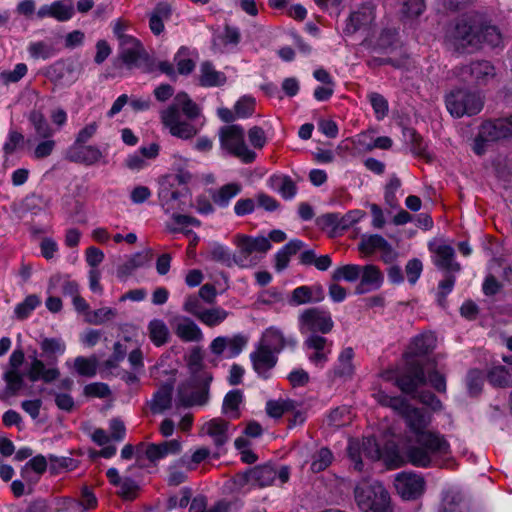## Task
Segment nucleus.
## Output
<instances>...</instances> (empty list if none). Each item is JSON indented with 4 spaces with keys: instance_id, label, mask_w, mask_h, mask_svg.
<instances>
[{
    "instance_id": "1",
    "label": "nucleus",
    "mask_w": 512,
    "mask_h": 512,
    "mask_svg": "<svg viewBox=\"0 0 512 512\" xmlns=\"http://www.w3.org/2000/svg\"><path fill=\"white\" fill-rule=\"evenodd\" d=\"M403 406L397 414L404 419L417 444L408 449V461L416 467L425 468L433 463L435 457L450 454V445L444 436L427 429L431 423V414L411 406L407 400Z\"/></svg>"
},
{
    "instance_id": "2",
    "label": "nucleus",
    "mask_w": 512,
    "mask_h": 512,
    "mask_svg": "<svg viewBox=\"0 0 512 512\" xmlns=\"http://www.w3.org/2000/svg\"><path fill=\"white\" fill-rule=\"evenodd\" d=\"M448 37L456 49H477L483 43L497 47L502 43V35L497 27L489 25L485 17L478 13L461 18Z\"/></svg>"
},
{
    "instance_id": "3",
    "label": "nucleus",
    "mask_w": 512,
    "mask_h": 512,
    "mask_svg": "<svg viewBox=\"0 0 512 512\" xmlns=\"http://www.w3.org/2000/svg\"><path fill=\"white\" fill-rule=\"evenodd\" d=\"M187 366L191 373L187 385H182L178 391L179 402L184 406L204 405L209 399V386L212 375L203 369V355L200 348L195 347L187 357Z\"/></svg>"
},
{
    "instance_id": "4",
    "label": "nucleus",
    "mask_w": 512,
    "mask_h": 512,
    "mask_svg": "<svg viewBox=\"0 0 512 512\" xmlns=\"http://www.w3.org/2000/svg\"><path fill=\"white\" fill-rule=\"evenodd\" d=\"M41 358L34 351L28 370V378L32 382L42 380L46 383L55 381L60 376L57 368L58 359L66 352V343L61 337H42L39 340Z\"/></svg>"
},
{
    "instance_id": "5",
    "label": "nucleus",
    "mask_w": 512,
    "mask_h": 512,
    "mask_svg": "<svg viewBox=\"0 0 512 512\" xmlns=\"http://www.w3.org/2000/svg\"><path fill=\"white\" fill-rule=\"evenodd\" d=\"M180 111L188 119H195L200 114L197 104L186 93L180 92L175 96L173 103L160 112L161 122L172 136L188 140L196 136L199 129L187 121H182Z\"/></svg>"
},
{
    "instance_id": "6",
    "label": "nucleus",
    "mask_w": 512,
    "mask_h": 512,
    "mask_svg": "<svg viewBox=\"0 0 512 512\" xmlns=\"http://www.w3.org/2000/svg\"><path fill=\"white\" fill-rule=\"evenodd\" d=\"M355 500L363 512H385L390 501L388 491L379 482L364 479L354 490Z\"/></svg>"
},
{
    "instance_id": "7",
    "label": "nucleus",
    "mask_w": 512,
    "mask_h": 512,
    "mask_svg": "<svg viewBox=\"0 0 512 512\" xmlns=\"http://www.w3.org/2000/svg\"><path fill=\"white\" fill-rule=\"evenodd\" d=\"M221 149L237 157L243 163H252L256 153L248 148L244 139V129L239 125H229L219 131Z\"/></svg>"
},
{
    "instance_id": "8",
    "label": "nucleus",
    "mask_w": 512,
    "mask_h": 512,
    "mask_svg": "<svg viewBox=\"0 0 512 512\" xmlns=\"http://www.w3.org/2000/svg\"><path fill=\"white\" fill-rule=\"evenodd\" d=\"M289 476L290 470L287 466L277 469L270 464L256 466L237 475L239 484L247 483L259 488L273 485L277 480L280 484H284L289 480Z\"/></svg>"
},
{
    "instance_id": "9",
    "label": "nucleus",
    "mask_w": 512,
    "mask_h": 512,
    "mask_svg": "<svg viewBox=\"0 0 512 512\" xmlns=\"http://www.w3.org/2000/svg\"><path fill=\"white\" fill-rule=\"evenodd\" d=\"M446 107L454 117L472 116L482 110L483 101L479 95L459 89L446 97Z\"/></svg>"
},
{
    "instance_id": "10",
    "label": "nucleus",
    "mask_w": 512,
    "mask_h": 512,
    "mask_svg": "<svg viewBox=\"0 0 512 512\" xmlns=\"http://www.w3.org/2000/svg\"><path fill=\"white\" fill-rule=\"evenodd\" d=\"M334 322L331 313L320 308H307L298 316V328L302 334L322 333L327 334L332 331Z\"/></svg>"
},
{
    "instance_id": "11",
    "label": "nucleus",
    "mask_w": 512,
    "mask_h": 512,
    "mask_svg": "<svg viewBox=\"0 0 512 512\" xmlns=\"http://www.w3.org/2000/svg\"><path fill=\"white\" fill-rule=\"evenodd\" d=\"M348 457L353 463L354 470L361 472L364 470L362 457L371 461L379 460L381 451L374 437H365L362 440L351 439L347 447Z\"/></svg>"
},
{
    "instance_id": "12",
    "label": "nucleus",
    "mask_w": 512,
    "mask_h": 512,
    "mask_svg": "<svg viewBox=\"0 0 512 512\" xmlns=\"http://www.w3.org/2000/svg\"><path fill=\"white\" fill-rule=\"evenodd\" d=\"M332 341L327 338L311 334L304 341V347L308 351V359L317 368H324L332 352Z\"/></svg>"
},
{
    "instance_id": "13",
    "label": "nucleus",
    "mask_w": 512,
    "mask_h": 512,
    "mask_svg": "<svg viewBox=\"0 0 512 512\" xmlns=\"http://www.w3.org/2000/svg\"><path fill=\"white\" fill-rule=\"evenodd\" d=\"M394 486L398 494L405 500L416 499L425 489V480L413 472H402L396 475Z\"/></svg>"
},
{
    "instance_id": "14",
    "label": "nucleus",
    "mask_w": 512,
    "mask_h": 512,
    "mask_svg": "<svg viewBox=\"0 0 512 512\" xmlns=\"http://www.w3.org/2000/svg\"><path fill=\"white\" fill-rule=\"evenodd\" d=\"M259 343L278 355L284 349L294 350L297 339L292 335H285L281 329L271 326L263 332Z\"/></svg>"
},
{
    "instance_id": "15",
    "label": "nucleus",
    "mask_w": 512,
    "mask_h": 512,
    "mask_svg": "<svg viewBox=\"0 0 512 512\" xmlns=\"http://www.w3.org/2000/svg\"><path fill=\"white\" fill-rule=\"evenodd\" d=\"M254 371L262 378L267 379L269 372L278 361L277 354L258 342L255 350L250 354Z\"/></svg>"
},
{
    "instance_id": "16",
    "label": "nucleus",
    "mask_w": 512,
    "mask_h": 512,
    "mask_svg": "<svg viewBox=\"0 0 512 512\" xmlns=\"http://www.w3.org/2000/svg\"><path fill=\"white\" fill-rule=\"evenodd\" d=\"M427 377L422 365L411 363L408 371L397 378L396 385L406 394H414L420 386L425 385Z\"/></svg>"
},
{
    "instance_id": "17",
    "label": "nucleus",
    "mask_w": 512,
    "mask_h": 512,
    "mask_svg": "<svg viewBox=\"0 0 512 512\" xmlns=\"http://www.w3.org/2000/svg\"><path fill=\"white\" fill-rule=\"evenodd\" d=\"M171 325L175 335L183 342H201L204 339L201 328L189 317L177 316Z\"/></svg>"
},
{
    "instance_id": "18",
    "label": "nucleus",
    "mask_w": 512,
    "mask_h": 512,
    "mask_svg": "<svg viewBox=\"0 0 512 512\" xmlns=\"http://www.w3.org/2000/svg\"><path fill=\"white\" fill-rule=\"evenodd\" d=\"M182 443L179 439L162 441L160 443H149L146 445L145 456L152 463H157L168 456L180 454Z\"/></svg>"
},
{
    "instance_id": "19",
    "label": "nucleus",
    "mask_w": 512,
    "mask_h": 512,
    "mask_svg": "<svg viewBox=\"0 0 512 512\" xmlns=\"http://www.w3.org/2000/svg\"><path fill=\"white\" fill-rule=\"evenodd\" d=\"M73 15L74 5L72 0H59L50 5H42L36 12V16L39 19L51 17L60 22L70 20Z\"/></svg>"
},
{
    "instance_id": "20",
    "label": "nucleus",
    "mask_w": 512,
    "mask_h": 512,
    "mask_svg": "<svg viewBox=\"0 0 512 512\" xmlns=\"http://www.w3.org/2000/svg\"><path fill=\"white\" fill-rule=\"evenodd\" d=\"M359 279L360 282L355 287V293L358 295L367 294L380 289L384 281L381 271L373 265L362 266Z\"/></svg>"
},
{
    "instance_id": "21",
    "label": "nucleus",
    "mask_w": 512,
    "mask_h": 512,
    "mask_svg": "<svg viewBox=\"0 0 512 512\" xmlns=\"http://www.w3.org/2000/svg\"><path fill=\"white\" fill-rule=\"evenodd\" d=\"M375 19L374 6L366 4L356 11H353L344 28L346 34H354L355 32L368 28Z\"/></svg>"
},
{
    "instance_id": "22",
    "label": "nucleus",
    "mask_w": 512,
    "mask_h": 512,
    "mask_svg": "<svg viewBox=\"0 0 512 512\" xmlns=\"http://www.w3.org/2000/svg\"><path fill=\"white\" fill-rule=\"evenodd\" d=\"M47 77L60 85H71L77 80L75 66L69 61H57L48 67Z\"/></svg>"
},
{
    "instance_id": "23",
    "label": "nucleus",
    "mask_w": 512,
    "mask_h": 512,
    "mask_svg": "<svg viewBox=\"0 0 512 512\" xmlns=\"http://www.w3.org/2000/svg\"><path fill=\"white\" fill-rule=\"evenodd\" d=\"M233 243L237 246L241 253H266L271 248V243L268 238L264 236L250 237L243 234H238L234 237Z\"/></svg>"
},
{
    "instance_id": "24",
    "label": "nucleus",
    "mask_w": 512,
    "mask_h": 512,
    "mask_svg": "<svg viewBox=\"0 0 512 512\" xmlns=\"http://www.w3.org/2000/svg\"><path fill=\"white\" fill-rule=\"evenodd\" d=\"M354 350L351 347H346L341 350L338 355L337 361L332 369V374L336 378H350L354 374Z\"/></svg>"
},
{
    "instance_id": "25",
    "label": "nucleus",
    "mask_w": 512,
    "mask_h": 512,
    "mask_svg": "<svg viewBox=\"0 0 512 512\" xmlns=\"http://www.w3.org/2000/svg\"><path fill=\"white\" fill-rule=\"evenodd\" d=\"M359 250L365 254L390 253L391 245L378 234H363L358 244Z\"/></svg>"
},
{
    "instance_id": "26",
    "label": "nucleus",
    "mask_w": 512,
    "mask_h": 512,
    "mask_svg": "<svg viewBox=\"0 0 512 512\" xmlns=\"http://www.w3.org/2000/svg\"><path fill=\"white\" fill-rule=\"evenodd\" d=\"M507 121L497 119L495 121H487L480 127V140L497 141L509 137L507 129Z\"/></svg>"
},
{
    "instance_id": "27",
    "label": "nucleus",
    "mask_w": 512,
    "mask_h": 512,
    "mask_svg": "<svg viewBox=\"0 0 512 512\" xmlns=\"http://www.w3.org/2000/svg\"><path fill=\"white\" fill-rule=\"evenodd\" d=\"M468 71L477 85H486L496 76L495 67L486 60L471 63Z\"/></svg>"
},
{
    "instance_id": "28",
    "label": "nucleus",
    "mask_w": 512,
    "mask_h": 512,
    "mask_svg": "<svg viewBox=\"0 0 512 512\" xmlns=\"http://www.w3.org/2000/svg\"><path fill=\"white\" fill-rule=\"evenodd\" d=\"M182 196L183 193L177 189H174L173 185L169 181L164 180L161 183L158 197L161 205L165 207L166 211L180 209Z\"/></svg>"
},
{
    "instance_id": "29",
    "label": "nucleus",
    "mask_w": 512,
    "mask_h": 512,
    "mask_svg": "<svg viewBox=\"0 0 512 512\" xmlns=\"http://www.w3.org/2000/svg\"><path fill=\"white\" fill-rule=\"evenodd\" d=\"M202 431L212 438L216 446H222L228 441V422L221 418L206 422Z\"/></svg>"
},
{
    "instance_id": "30",
    "label": "nucleus",
    "mask_w": 512,
    "mask_h": 512,
    "mask_svg": "<svg viewBox=\"0 0 512 512\" xmlns=\"http://www.w3.org/2000/svg\"><path fill=\"white\" fill-rule=\"evenodd\" d=\"M242 191V185L237 182L227 183L211 193L212 201L215 205L226 208L230 201L239 195Z\"/></svg>"
},
{
    "instance_id": "31",
    "label": "nucleus",
    "mask_w": 512,
    "mask_h": 512,
    "mask_svg": "<svg viewBox=\"0 0 512 512\" xmlns=\"http://www.w3.org/2000/svg\"><path fill=\"white\" fill-rule=\"evenodd\" d=\"M119 46L120 57L124 63L132 65L137 62L140 56L141 45L135 37L129 36L124 38V40L119 42Z\"/></svg>"
},
{
    "instance_id": "32",
    "label": "nucleus",
    "mask_w": 512,
    "mask_h": 512,
    "mask_svg": "<svg viewBox=\"0 0 512 512\" xmlns=\"http://www.w3.org/2000/svg\"><path fill=\"white\" fill-rule=\"evenodd\" d=\"M151 342L157 346H163L168 342L170 331L166 323L161 319H153L147 326Z\"/></svg>"
},
{
    "instance_id": "33",
    "label": "nucleus",
    "mask_w": 512,
    "mask_h": 512,
    "mask_svg": "<svg viewBox=\"0 0 512 512\" xmlns=\"http://www.w3.org/2000/svg\"><path fill=\"white\" fill-rule=\"evenodd\" d=\"M197 53L187 47H181L174 57V62L180 74H189L195 68Z\"/></svg>"
},
{
    "instance_id": "34",
    "label": "nucleus",
    "mask_w": 512,
    "mask_h": 512,
    "mask_svg": "<svg viewBox=\"0 0 512 512\" xmlns=\"http://www.w3.org/2000/svg\"><path fill=\"white\" fill-rule=\"evenodd\" d=\"M199 81L204 87L220 86L226 82V76L217 71L210 63L205 62L200 67Z\"/></svg>"
},
{
    "instance_id": "35",
    "label": "nucleus",
    "mask_w": 512,
    "mask_h": 512,
    "mask_svg": "<svg viewBox=\"0 0 512 512\" xmlns=\"http://www.w3.org/2000/svg\"><path fill=\"white\" fill-rule=\"evenodd\" d=\"M487 379L494 387H509L512 385V368L502 365L494 366L488 371Z\"/></svg>"
},
{
    "instance_id": "36",
    "label": "nucleus",
    "mask_w": 512,
    "mask_h": 512,
    "mask_svg": "<svg viewBox=\"0 0 512 512\" xmlns=\"http://www.w3.org/2000/svg\"><path fill=\"white\" fill-rule=\"evenodd\" d=\"M243 400V393L240 390H232L226 394L223 400L222 411L232 419L240 417L239 406Z\"/></svg>"
},
{
    "instance_id": "37",
    "label": "nucleus",
    "mask_w": 512,
    "mask_h": 512,
    "mask_svg": "<svg viewBox=\"0 0 512 512\" xmlns=\"http://www.w3.org/2000/svg\"><path fill=\"white\" fill-rule=\"evenodd\" d=\"M228 316V311L222 307L216 306L205 309L201 315H199L198 320L205 326L212 328L222 324Z\"/></svg>"
},
{
    "instance_id": "38",
    "label": "nucleus",
    "mask_w": 512,
    "mask_h": 512,
    "mask_svg": "<svg viewBox=\"0 0 512 512\" xmlns=\"http://www.w3.org/2000/svg\"><path fill=\"white\" fill-rule=\"evenodd\" d=\"M170 14L171 8L168 4L159 3L156 6L149 19V26L154 34L159 35L163 31V21L168 19Z\"/></svg>"
},
{
    "instance_id": "39",
    "label": "nucleus",
    "mask_w": 512,
    "mask_h": 512,
    "mask_svg": "<svg viewBox=\"0 0 512 512\" xmlns=\"http://www.w3.org/2000/svg\"><path fill=\"white\" fill-rule=\"evenodd\" d=\"M172 401V388L163 386L153 396L150 403V409L153 413H162L170 408Z\"/></svg>"
},
{
    "instance_id": "40",
    "label": "nucleus",
    "mask_w": 512,
    "mask_h": 512,
    "mask_svg": "<svg viewBox=\"0 0 512 512\" xmlns=\"http://www.w3.org/2000/svg\"><path fill=\"white\" fill-rule=\"evenodd\" d=\"M70 160L73 162L84 163L86 165H93L100 161L102 158L101 151L92 145L81 147L76 153L71 155Z\"/></svg>"
},
{
    "instance_id": "41",
    "label": "nucleus",
    "mask_w": 512,
    "mask_h": 512,
    "mask_svg": "<svg viewBox=\"0 0 512 512\" xmlns=\"http://www.w3.org/2000/svg\"><path fill=\"white\" fill-rule=\"evenodd\" d=\"M296 403L291 399L268 400L266 413L272 418H280L283 414L295 411Z\"/></svg>"
},
{
    "instance_id": "42",
    "label": "nucleus",
    "mask_w": 512,
    "mask_h": 512,
    "mask_svg": "<svg viewBox=\"0 0 512 512\" xmlns=\"http://www.w3.org/2000/svg\"><path fill=\"white\" fill-rule=\"evenodd\" d=\"M272 187L285 199H292L296 195V185L290 177L274 176L270 178Z\"/></svg>"
},
{
    "instance_id": "43",
    "label": "nucleus",
    "mask_w": 512,
    "mask_h": 512,
    "mask_svg": "<svg viewBox=\"0 0 512 512\" xmlns=\"http://www.w3.org/2000/svg\"><path fill=\"white\" fill-rule=\"evenodd\" d=\"M436 346V337L433 333H423L413 339L411 350L415 355H424Z\"/></svg>"
},
{
    "instance_id": "44",
    "label": "nucleus",
    "mask_w": 512,
    "mask_h": 512,
    "mask_svg": "<svg viewBox=\"0 0 512 512\" xmlns=\"http://www.w3.org/2000/svg\"><path fill=\"white\" fill-rule=\"evenodd\" d=\"M29 121L38 137L50 138L53 136V129L47 122L45 116L40 111H32L29 114Z\"/></svg>"
},
{
    "instance_id": "45",
    "label": "nucleus",
    "mask_w": 512,
    "mask_h": 512,
    "mask_svg": "<svg viewBox=\"0 0 512 512\" xmlns=\"http://www.w3.org/2000/svg\"><path fill=\"white\" fill-rule=\"evenodd\" d=\"M117 316V310L110 307H102L94 311H88L85 321L92 325H102L113 320Z\"/></svg>"
},
{
    "instance_id": "46",
    "label": "nucleus",
    "mask_w": 512,
    "mask_h": 512,
    "mask_svg": "<svg viewBox=\"0 0 512 512\" xmlns=\"http://www.w3.org/2000/svg\"><path fill=\"white\" fill-rule=\"evenodd\" d=\"M362 266L356 264H346L337 267L332 274V278L336 281L355 282L359 279Z\"/></svg>"
},
{
    "instance_id": "47",
    "label": "nucleus",
    "mask_w": 512,
    "mask_h": 512,
    "mask_svg": "<svg viewBox=\"0 0 512 512\" xmlns=\"http://www.w3.org/2000/svg\"><path fill=\"white\" fill-rule=\"evenodd\" d=\"M41 303L40 298L31 294L28 295L21 303L17 304L14 309V315L17 319H26L32 311H34Z\"/></svg>"
},
{
    "instance_id": "48",
    "label": "nucleus",
    "mask_w": 512,
    "mask_h": 512,
    "mask_svg": "<svg viewBox=\"0 0 512 512\" xmlns=\"http://www.w3.org/2000/svg\"><path fill=\"white\" fill-rule=\"evenodd\" d=\"M315 256L311 249H308L305 244L298 240L293 239L284 245L276 254V256Z\"/></svg>"
},
{
    "instance_id": "49",
    "label": "nucleus",
    "mask_w": 512,
    "mask_h": 512,
    "mask_svg": "<svg viewBox=\"0 0 512 512\" xmlns=\"http://www.w3.org/2000/svg\"><path fill=\"white\" fill-rule=\"evenodd\" d=\"M373 398L378 404L384 407H389L396 413L399 412L406 401L405 398L400 396H389L385 391L379 389L373 393Z\"/></svg>"
},
{
    "instance_id": "50",
    "label": "nucleus",
    "mask_w": 512,
    "mask_h": 512,
    "mask_svg": "<svg viewBox=\"0 0 512 512\" xmlns=\"http://www.w3.org/2000/svg\"><path fill=\"white\" fill-rule=\"evenodd\" d=\"M188 159L183 158L180 155H173V169L175 173V179L179 184H188L192 181V173L186 169Z\"/></svg>"
},
{
    "instance_id": "51",
    "label": "nucleus",
    "mask_w": 512,
    "mask_h": 512,
    "mask_svg": "<svg viewBox=\"0 0 512 512\" xmlns=\"http://www.w3.org/2000/svg\"><path fill=\"white\" fill-rule=\"evenodd\" d=\"M333 461V454L328 448H321L312 456L311 470L315 473L324 471Z\"/></svg>"
},
{
    "instance_id": "52",
    "label": "nucleus",
    "mask_w": 512,
    "mask_h": 512,
    "mask_svg": "<svg viewBox=\"0 0 512 512\" xmlns=\"http://www.w3.org/2000/svg\"><path fill=\"white\" fill-rule=\"evenodd\" d=\"M74 368L81 376L93 377L97 371V360L94 357L78 356L74 360Z\"/></svg>"
},
{
    "instance_id": "53",
    "label": "nucleus",
    "mask_w": 512,
    "mask_h": 512,
    "mask_svg": "<svg viewBox=\"0 0 512 512\" xmlns=\"http://www.w3.org/2000/svg\"><path fill=\"white\" fill-rule=\"evenodd\" d=\"M256 101L252 96H242L234 105L235 115L237 118H248L255 111Z\"/></svg>"
},
{
    "instance_id": "54",
    "label": "nucleus",
    "mask_w": 512,
    "mask_h": 512,
    "mask_svg": "<svg viewBox=\"0 0 512 512\" xmlns=\"http://www.w3.org/2000/svg\"><path fill=\"white\" fill-rule=\"evenodd\" d=\"M28 52L32 58L43 60L49 59L55 55L53 46L43 41L30 43Z\"/></svg>"
},
{
    "instance_id": "55",
    "label": "nucleus",
    "mask_w": 512,
    "mask_h": 512,
    "mask_svg": "<svg viewBox=\"0 0 512 512\" xmlns=\"http://www.w3.org/2000/svg\"><path fill=\"white\" fill-rule=\"evenodd\" d=\"M248 339L237 334L232 337H226V358H234L238 356L247 345Z\"/></svg>"
},
{
    "instance_id": "56",
    "label": "nucleus",
    "mask_w": 512,
    "mask_h": 512,
    "mask_svg": "<svg viewBox=\"0 0 512 512\" xmlns=\"http://www.w3.org/2000/svg\"><path fill=\"white\" fill-rule=\"evenodd\" d=\"M484 375L483 373L478 369H471L466 378L467 382V389L470 395L476 396L478 395L483 387L484 384Z\"/></svg>"
},
{
    "instance_id": "57",
    "label": "nucleus",
    "mask_w": 512,
    "mask_h": 512,
    "mask_svg": "<svg viewBox=\"0 0 512 512\" xmlns=\"http://www.w3.org/2000/svg\"><path fill=\"white\" fill-rule=\"evenodd\" d=\"M3 378L6 382V389L9 394H16L23 386V375L20 371L6 370Z\"/></svg>"
},
{
    "instance_id": "58",
    "label": "nucleus",
    "mask_w": 512,
    "mask_h": 512,
    "mask_svg": "<svg viewBox=\"0 0 512 512\" xmlns=\"http://www.w3.org/2000/svg\"><path fill=\"white\" fill-rule=\"evenodd\" d=\"M463 497L455 491H448L443 497L442 508L439 512H459Z\"/></svg>"
},
{
    "instance_id": "59",
    "label": "nucleus",
    "mask_w": 512,
    "mask_h": 512,
    "mask_svg": "<svg viewBox=\"0 0 512 512\" xmlns=\"http://www.w3.org/2000/svg\"><path fill=\"white\" fill-rule=\"evenodd\" d=\"M314 298L311 296L310 286H299L292 291L289 300L290 305L299 306L303 304L313 303Z\"/></svg>"
},
{
    "instance_id": "60",
    "label": "nucleus",
    "mask_w": 512,
    "mask_h": 512,
    "mask_svg": "<svg viewBox=\"0 0 512 512\" xmlns=\"http://www.w3.org/2000/svg\"><path fill=\"white\" fill-rule=\"evenodd\" d=\"M404 135L409 137L411 142V150L414 154L428 158L429 155L426 150V144L423 142L422 137L413 129H406Z\"/></svg>"
},
{
    "instance_id": "61",
    "label": "nucleus",
    "mask_w": 512,
    "mask_h": 512,
    "mask_svg": "<svg viewBox=\"0 0 512 512\" xmlns=\"http://www.w3.org/2000/svg\"><path fill=\"white\" fill-rule=\"evenodd\" d=\"M430 252L436 256H454L455 250L451 243L443 238H435L429 243Z\"/></svg>"
},
{
    "instance_id": "62",
    "label": "nucleus",
    "mask_w": 512,
    "mask_h": 512,
    "mask_svg": "<svg viewBox=\"0 0 512 512\" xmlns=\"http://www.w3.org/2000/svg\"><path fill=\"white\" fill-rule=\"evenodd\" d=\"M368 98L375 112L376 118L378 120H382L388 113L387 100L376 92L370 93Z\"/></svg>"
},
{
    "instance_id": "63",
    "label": "nucleus",
    "mask_w": 512,
    "mask_h": 512,
    "mask_svg": "<svg viewBox=\"0 0 512 512\" xmlns=\"http://www.w3.org/2000/svg\"><path fill=\"white\" fill-rule=\"evenodd\" d=\"M27 65L18 63L13 70H6L0 73V78L4 83H15L22 79L27 73Z\"/></svg>"
},
{
    "instance_id": "64",
    "label": "nucleus",
    "mask_w": 512,
    "mask_h": 512,
    "mask_svg": "<svg viewBox=\"0 0 512 512\" xmlns=\"http://www.w3.org/2000/svg\"><path fill=\"white\" fill-rule=\"evenodd\" d=\"M55 146H56V142L52 139V137L44 138L43 141L39 142L35 146L33 153H32V157L34 159L46 158L53 153Z\"/></svg>"
}]
</instances>
